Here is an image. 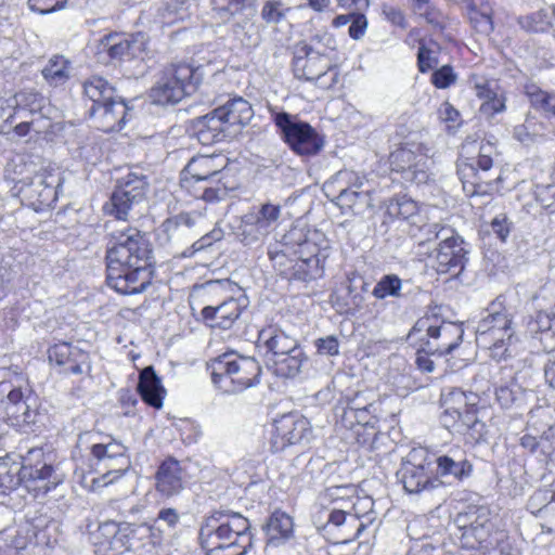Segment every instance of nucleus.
Segmentation results:
<instances>
[{
    "label": "nucleus",
    "mask_w": 555,
    "mask_h": 555,
    "mask_svg": "<svg viewBox=\"0 0 555 555\" xmlns=\"http://www.w3.org/2000/svg\"><path fill=\"white\" fill-rule=\"evenodd\" d=\"M421 255L434 257L433 267L439 274L457 276L465 268L468 258V250L465 248L463 238L451 230V234L442 237L435 249L426 248L420 251Z\"/></svg>",
    "instance_id": "13"
},
{
    "label": "nucleus",
    "mask_w": 555,
    "mask_h": 555,
    "mask_svg": "<svg viewBox=\"0 0 555 555\" xmlns=\"http://www.w3.org/2000/svg\"><path fill=\"white\" fill-rule=\"evenodd\" d=\"M474 88L476 90V95L480 100H482V102H488L491 101L492 99L504 96L503 92L500 90L495 81H478L475 83Z\"/></svg>",
    "instance_id": "58"
},
{
    "label": "nucleus",
    "mask_w": 555,
    "mask_h": 555,
    "mask_svg": "<svg viewBox=\"0 0 555 555\" xmlns=\"http://www.w3.org/2000/svg\"><path fill=\"white\" fill-rule=\"evenodd\" d=\"M190 2L188 0H165L160 10L163 23L171 25L189 16Z\"/></svg>",
    "instance_id": "47"
},
{
    "label": "nucleus",
    "mask_w": 555,
    "mask_h": 555,
    "mask_svg": "<svg viewBox=\"0 0 555 555\" xmlns=\"http://www.w3.org/2000/svg\"><path fill=\"white\" fill-rule=\"evenodd\" d=\"M258 341L267 348L274 358L283 356L300 344L298 339L278 325H269L262 328L258 334Z\"/></svg>",
    "instance_id": "28"
},
{
    "label": "nucleus",
    "mask_w": 555,
    "mask_h": 555,
    "mask_svg": "<svg viewBox=\"0 0 555 555\" xmlns=\"http://www.w3.org/2000/svg\"><path fill=\"white\" fill-rule=\"evenodd\" d=\"M312 428L309 421L298 414L289 413L274 420L270 437L272 452H281L286 447L309 441Z\"/></svg>",
    "instance_id": "15"
},
{
    "label": "nucleus",
    "mask_w": 555,
    "mask_h": 555,
    "mask_svg": "<svg viewBox=\"0 0 555 555\" xmlns=\"http://www.w3.org/2000/svg\"><path fill=\"white\" fill-rule=\"evenodd\" d=\"M492 12V8H483L482 11L467 10L469 22L476 31L489 35L493 30Z\"/></svg>",
    "instance_id": "51"
},
{
    "label": "nucleus",
    "mask_w": 555,
    "mask_h": 555,
    "mask_svg": "<svg viewBox=\"0 0 555 555\" xmlns=\"http://www.w3.org/2000/svg\"><path fill=\"white\" fill-rule=\"evenodd\" d=\"M452 228L440 223H426L422 221H413L408 230L411 237L420 248L427 247L430 243L441 242L442 237L451 234Z\"/></svg>",
    "instance_id": "34"
},
{
    "label": "nucleus",
    "mask_w": 555,
    "mask_h": 555,
    "mask_svg": "<svg viewBox=\"0 0 555 555\" xmlns=\"http://www.w3.org/2000/svg\"><path fill=\"white\" fill-rule=\"evenodd\" d=\"M336 181L344 184L335 198L336 205L354 215H363L373 207L371 190L365 189L366 179L354 171L341 170Z\"/></svg>",
    "instance_id": "14"
},
{
    "label": "nucleus",
    "mask_w": 555,
    "mask_h": 555,
    "mask_svg": "<svg viewBox=\"0 0 555 555\" xmlns=\"http://www.w3.org/2000/svg\"><path fill=\"white\" fill-rule=\"evenodd\" d=\"M534 196L542 208L548 212H555V186L551 184H539L534 189Z\"/></svg>",
    "instance_id": "56"
},
{
    "label": "nucleus",
    "mask_w": 555,
    "mask_h": 555,
    "mask_svg": "<svg viewBox=\"0 0 555 555\" xmlns=\"http://www.w3.org/2000/svg\"><path fill=\"white\" fill-rule=\"evenodd\" d=\"M147 188L144 176L128 173L118 181L109 203L105 205L107 212L119 220H127L129 212L144 202Z\"/></svg>",
    "instance_id": "12"
},
{
    "label": "nucleus",
    "mask_w": 555,
    "mask_h": 555,
    "mask_svg": "<svg viewBox=\"0 0 555 555\" xmlns=\"http://www.w3.org/2000/svg\"><path fill=\"white\" fill-rule=\"evenodd\" d=\"M273 120L285 143L296 154L311 156L322 150L323 138L308 122L301 121L297 116L286 112L275 113Z\"/></svg>",
    "instance_id": "10"
},
{
    "label": "nucleus",
    "mask_w": 555,
    "mask_h": 555,
    "mask_svg": "<svg viewBox=\"0 0 555 555\" xmlns=\"http://www.w3.org/2000/svg\"><path fill=\"white\" fill-rule=\"evenodd\" d=\"M202 79L201 67H193L186 63L170 64L160 73L150 91V98L158 105L177 104L195 92Z\"/></svg>",
    "instance_id": "6"
},
{
    "label": "nucleus",
    "mask_w": 555,
    "mask_h": 555,
    "mask_svg": "<svg viewBox=\"0 0 555 555\" xmlns=\"http://www.w3.org/2000/svg\"><path fill=\"white\" fill-rule=\"evenodd\" d=\"M387 214L408 221L409 227L413 221H423L418 215L417 203L405 195L392 198L387 206Z\"/></svg>",
    "instance_id": "38"
},
{
    "label": "nucleus",
    "mask_w": 555,
    "mask_h": 555,
    "mask_svg": "<svg viewBox=\"0 0 555 555\" xmlns=\"http://www.w3.org/2000/svg\"><path fill=\"white\" fill-rule=\"evenodd\" d=\"M44 98L38 92L22 91L15 95L14 113L10 115L7 122H12L13 119H23L35 114H39L43 107Z\"/></svg>",
    "instance_id": "37"
},
{
    "label": "nucleus",
    "mask_w": 555,
    "mask_h": 555,
    "mask_svg": "<svg viewBox=\"0 0 555 555\" xmlns=\"http://www.w3.org/2000/svg\"><path fill=\"white\" fill-rule=\"evenodd\" d=\"M5 414L17 424H34L39 409V398L30 388L28 382L11 388L4 396Z\"/></svg>",
    "instance_id": "17"
},
{
    "label": "nucleus",
    "mask_w": 555,
    "mask_h": 555,
    "mask_svg": "<svg viewBox=\"0 0 555 555\" xmlns=\"http://www.w3.org/2000/svg\"><path fill=\"white\" fill-rule=\"evenodd\" d=\"M463 326L454 322H441L436 327H428L427 351L434 356L451 354L462 343Z\"/></svg>",
    "instance_id": "21"
},
{
    "label": "nucleus",
    "mask_w": 555,
    "mask_h": 555,
    "mask_svg": "<svg viewBox=\"0 0 555 555\" xmlns=\"http://www.w3.org/2000/svg\"><path fill=\"white\" fill-rule=\"evenodd\" d=\"M194 129L198 141L203 145H212L221 142L231 132L216 108L198 117L194 122Z\"/></svg>",
    "instance_id": "25"
},
{
    "label": "nucleus",
    "mask_w": 555,
    "mask_h": 555,
    "mask_svg": "<svg viewBox=\"0 0 555 555\" xmlns=\"http://www.w3.org/2000/svg\"><path fill=\"white\" fill-rule=\"evenodd\" d=\"M282 245L284 248L281 250L271 248L268 250L269 258L279 266L284 264V259L288 254L296 256L299 260L318 259L319 264H323L326 258L319 246L299 228H292L287 231L282 237Z\"/></svg>",
    "instance_id": "16"
},
{
    "label": "nucleus",
    "mask_w": 555,
    "mask_h": 555,
    "mask_svg": "<svg viewBox=\"0 0 555 555\" xmlns=\"http://www.w3.org/2000/svg\"><path fill=\"white\" fill-rule=\"evenodd\" d=\"M266 532L271 541L287 539L293 533V519L286 513L276 511L270 516Z\"/></svg>",
    "instance_id": "40"
},
{
    "label": "nucleus",
    "mask_w": 555,
    "mask_h": 555,
    "mask_svg": "<svg viewBox=\"0 0 555 555\" xmlns=\"http://www.w3.org/2000/svg\"><path fill=\"white\" fill-rule=\"evenodd\" d=\"M292 276L296 280L308 281L317 279L323 273V264H319L318 259H301L296 258L295 263L292 266Z\"/></svg>",
    "instance_id": "49"
},
{
    "label": "nucleus",
    "mask_w": 555,
    "mask_h": 555,
    "mask_svg": "<svg viewBox=\"0 0 555 555\" xmlns=\"http://www.w3.org/2000/svg\"><path fill=\"white\" fill-rule=\"evenodd\" d=\"M490 227L492 232L502 242H505L513 229V222L509 220L506 214H499L492 219Z\"/></svg>",
    "instance_id": "61"
},
{
    "label": "nucleus",
    "mask_w": 555,
    "mask_h": 555,
    "mask_svg": "<svg viewBox=\"0 0 555 555\" xmlns=\"http://www.w3.org/2000/svg\"><path fill=\"white\" fill-rule=\"evenodd\" d=\"M457 173L467 196L490 195L493 183L478 171L474 164L463 163L459 165Z\"/></svg>",
    "instance_id": "32"
},
{
    "label": "nucleus",
    "mask_w": 555,
    "mask_h": 555,
    "mask_svg": "<svg viewBox=\"0 0 555 555\" xmlns=\"http://www.w3.org/2000/svg\"><path fill=\"white\" fill-rule=\"evenodd\" d=\"M48 358L50 362H54L59 366L65 365L70 359L76 360L79 363L73 366L76 372H90L91 370L89 354L69 343L61 341L51 346L48 350Z\"/></svg>",
    "instance_id": "29"
},
{
    "label": "nucleus",
    "mask_w": 555,
    "mask_h": 555,
    "mask_svg": "<svg viewBox=\"0 0 555 555\" xmlns=\"http://www.w3.org/2000/svg\"><path fill=\"white\" fill-rule=\"evenodd\" d=\"M246 308L245 298L230 297L217 306H206L201 311L203 322L210 327L229 330Z\"/></svg>",
    "instance_id": "22"
},
{
    "label": "nucleus",
    "mask_w": 555,
    "mask_h": 555,
    "mask_svg": "<svg viewBox=\"0 0 555 555\" xmlns=\"http://www.w3.org/2000/svg\"><path fill=\"white\" fill-rule=\"evenodd\" d=\"M456 79V75L450 65H444L441 68L435 70L431 75V82L439 89H446L450 87Z\"/></svg>",
    "instance_id": "64"
},
{
    "label": "nucleus",
    "mask_w": 555,
    "mask_h": 555,
    "mask_svg": "<svg viewBox=\"0 0 555 555\" xmlns=\"http://www.w3.org/2000/svg\"><path fill=\"white\" fill-rule=\"evenodd\" d=\"M289 8L286 7L281 0H267L261 9V20L268 25H276L282 22Z\"/></svg>",
    "instance_id": "50"
},
{
    "label": "nucleus",
    "mask_w": 555,
    "mask_h": 555,
    "mask_svg": "<svg viewBox=\"0 0 555 555\" xmlns=\"http://www.w3.org/2000/svg\"><path fill=\"white\" fill-rule=\"evenodd\" d=\"M525 89L531 106L555 119V93L544 91L535 85H528Z\"/></svg>",
    "instance_id": "39"
},
{
    "label": "nucleus",
    "mask_w": 555,
    "mask_h": 555,
    "mask_svg": "<svg viewBox=\"0 0 555 555\" xmlns=\"http://www.w3.org/2000/svg\"><path fill=\"white\" fill-rule=\"evenodd\" d=\"M298 44L310 48V52H320L322 59H331V53L336 50V39L328 33L317 34L309 41H299Z\"/></svg>",
    "instance_id": "48"
},
{
    "label": "nucleus",
    "mask_w": 555,
    "mask_h": 555,
    "mask_svg": "<svg viewBox=\"0 0 555 555\" xmlns=\"http://www.w3.org/2000/svg\"><path fill=\"white\" fill-rule=\"evenodd\" d=\"M207 182L202 180L180 179L181 186L196 198L205 202H219L228 196L229 188L223 182V175L209 177Z\"/></svg>",
    "instance_id": "27"
},
{
    "label": "nucleus",
    "mask_w": 555,
    "mask_h": 555,
    "mask_svg": "<svg viewBox=\"0 0 555 555\" xmlns=\"http://www.w3.org/2000/svg\"><path fill=\"white\" fill-rule=\"evenodd\" d=\"M23 194L37 206H49L55 201V188L43 175H37L31 182L22 188Z\"/></svg>",
    "instance_id": "35"
},
{
    "label": "nucleus",
    "mask_w": 555,
    "mask_h": 555,
    "mask_svg": "<svg viewBox=\"0 0 555 555\" xmlns=\"http://www.w3.org/2000/svg\"><path fill=\"white\" fill-rule=\"evenodd\" d=\"M531 332H541L547 335L555 334V314L539 312L533 322L530 323Z\"/></svg>",
    "instance_id": "62"
},
{
    "label": "nucleus",
    "mask_w": 555,
    "mask_h": 555,
    "mask_svg": "<svg viewBox=\"0 0 555 555\" xmlns=\"http://www.w3.org/2000/svg\"><path fill=\"white\" fill-rule=\"evenodd\" d=\"M434 454L426 448H413L403 459L397 477L408 493L418 494L442 486L441 479L431 475Z\"/></svg>",
    "instance_id": "8"
},
{
    "label": "nucleus",
    "mask_w": 555,
    "mask_h": 555,
    "mask_svg": "<svg viewBox=\"0 0 555 555\" xmlns=\"http://www.w3.org/2000/svg\"><path fill=\"white\" fill-rule=\"evenodd\" d=\"M434 463L437 465L435 477H452L457 481L468 478L473 472V465L468 461L466 453L460 447L449 449L446 454L435 455Z\"/></svg>",
    "instance_id": "23"
},
{
    "label": "nucleus",
    "mask_w": 555,
    "mask_h": 555,
    "mask_svg": "<svg viewBox=\"0 0 555 555\" xmlns=\"http://www.w3.org/2000/svg\"><path fill=\"white\" fill-rule=\"evenodd\" d=\"M130 465L127 448L117 440L93 443L90 448V466L99 474V477L92 480L93 486L113 483L130 468Z\"/></svg>",
    "instance_id": "9"
},
{
    "label": "nucleus",
    "mask_w": 555,
    "mask_h": 555,
    "mask_svg": "<svg viewBox=\"0 0 555 555\" xmlns=\"http://www.w3.org/2000/svg\"><path fill=\"white\" fill-rule=\"evenodd\" d=\"M43 455L41 448H33L22 457V464L0 459V492L5 494L22 485L36 495L54 489L61 479L54 475L52 465L43 461Z\"/></svg>",
    "instance_id": "3"
},
{
    "label": "nucleus",
    "mask_w": 555,
    "mask_h": 555,
    "mask_svg": "<svg viewBox=\"0 0 555 555\" xmlns=\"http://www.w3.org/2000/svg\"><path fill=\"white\" fill-rule=\"evenodd\" d=\"M485 315L478 323L477 335L480 339L493 340L491 356L498 360L506 357L508 346L514 338L513 312L505 305L503 296L490 302Z\"/></svg>",
    "instance_id": "7"
},
{
    "label": "nucleus",
    "mask_w": 555,
    "mask_h": 555,
    "mask_svg": "<svg viewBox=\"0 0 555 555\" xmlns=\"http://www.w3.org/2000/svg\"><path fill=\"white\" fill-rule=\"evenodd\" d=\"M269 232L258 223L257 219L249 212L242 218V223L238 228L237 236L242 244L251 246L258 242Z\"/></svg>",
    "instance_id": "41"
},
{
    "label": "nucleus",
    "mask_w": 555,
    "mask_h": 555,
    "mask_svg": "<svg viewBox=\"0 0 555 555\" xmlns=\"http://www.w3.org/2000/svg\"><path fill=\"white\" fill-rule=\"evenodd\" d=\"M438 65L437 52L423 42L420 43L417 52V66L421 73H426Z\"/></svg>",
    "instance_id": "57"
},
{
    "label": "nucleus",
    "mask_w": 555,
    "mask_h": 555,
    "mask_svg": "<svg viewBox=\"0 0 555 555\" xmlns=\"http://www.w3.org/2000/svg\"><path fill=\"white\" fill-rule=\"evenodd\" d=\"M138 391L142 400L149 405L160 409L166 392L160 378L156 375L152 365L141 370L139 374Z\"/></svg>",
    "instance_id": "31"
},
{
    "label": "nucleus",
    "mask_w": 555,
    "mask_h": 555,
    "mask_svg": "<svg viewBox=\"0 0 555 555\" xmlns=\"http://www.w3.org/2000/svg\"><path fill=\"white\" fill-rule=\"evenodd\" d=\"M152 245L137 228L125 227L107 235L105 260L107 285L122 295L142 293L152 280Z\"/></svg>",
    "instance_id": "1"
},
{
    "label": "nucleus",
    "mask_w": 555,
    "mask_h": 555,
    "mask_svg": "<svg viewBox=\"0 0 555 555\" xmlns=\"http://www.w3.org/2000/svg\"><path fill=\"white\" fill-rule=\"evenodd\" d=\"M272 361L274 373L278 376L294 378L301 373L302 367L307 364L308 356L299 345L292 351L272 359Z\"/></svg>",
    "instance_id": "33"
},
{
    "label": "nucleus",
    "mask_w": 555,
    "mask_h": 555,
    "mask_svg": "<svg viewBox=\"0 0 555 555\" xmlns=\"http://www.w3.org/2000/svg\"><path fill=\"white\" fill-rule=\"evenodd\" d=\"M429 149L422 143H406L390 154L392 171L408 182L422 184L429 178Z\"/></svg>",
    "instance_id": "11"
},
{
    "label": "nucleus",
    "mask_w": 555,
    "mask_h": 555,
    "mask_svg": "<svg viewBox=\"0 0 555 555\" xmlns=\"http://www.w3.org/2000/svg\"><path fill=\"white\" fill-rule=\"evenodd\" d=\"M375 412L376 406L374 403H365L364 405H359V410H357L358 426L361 428H374L375 424L378 422V418L374 414Z\"/></svg>",
    "instance_id": "63"
},
{
    "label": "nucleus",
    "mask_w": 555,
    "mask_h": 555,
    "mask_svg": "<svg viewBox=\"0 0 555 555\" xmlns=\"http://www.w3.org/2000/svg\"><path fill=\"white\" fill-rule=\"evenodd\" d=\"M146 41L143 34L125 36L109 34L100 39L98 53H106L113 61H131L143 56Z\"/></svg>",
    "instance_id": "18"
},
{
    "label": "nucleus",
    "mask_w": 555,
    "mask_h": 555,
    "mask_svg": "<svg viewBox=\"0 0 555 555\" xmlns=\"http://www.w3.org/2000/svg\"><path fill=\"white\" fill-rule=\"evenodd\" d=\"M225 159L219 155H199L193 157L181 173V179L207 182L212 176L223 175Z\"/></svg>",
    "instance_id": "26"
},
{
    "label": "nucleus",
    "mask_w": 555,
    "mask_h": 555,
    "mask_svg": "<svg viewBox=\"0 0 555 555\" xmlns=\"http://www.w3.org/2000/svg\"><path fill=\"white\" fill-rule=\"evenodd\" d=\"M459 422L456 433L457 434H470L476 440L482 438L485 433V424L477 417L476 411L466 408L459 410L456 414Z\"/></svg>",
    "instance_id": "42"
},
{
    "label": "nucleus",
    "mask_w": 555,
    "mask_h": 555,
    "mask_svg": "<svg viewBox=\"0 0 555 555\" xmlns=\"http://www.w3.org/2000/svg\"><path fill=\"white\" fill-rule=\"evenodd\" d=\"M522 448L528 449L530 452L541 451L544 455L552 454L555 446L550 443L548 435H543L539 439L531 435H524L520 439Z\"/></svg>",
    "instance_id": "55"
},
{
    "label": "nucleus",
    "mask_w": 555,
    "mask_h": 555,
    "mask_svg": "<svg viewBox=\"0 0 555 555\" xmlns=\"http://www.w3.org/2000/svg\"><path fill=\"white\" fill-rule=\"evenodd\" d=\"M296 43L293 51V72L296 78L307 81L321 80L332 69V59L320 57V52Z\"/></svg>",
    "instance_id": "19"
},
{
    "label": "nucleus",
    "mask_w": 555,
    "mask_h": 555,
    "mask_svg": "<svg viewBox=\"0 0 555 555\" xmlns=\"http://www.w3.org/2000/svg\"><path fill=\"white\" fill-rule=\"evenodd\" d=\"M129 532L153 535V527L140 525L132 529L129 524L115 521H105L99 526V533L104 538L103 543H106L116 553H122L130 547Z\"/></svg>",
    "instance_id": "24"
},
{
    "label": "nucleus",
    "mask_w": 555,
    "mask_h": 555,
    "mask_svg": "<svg viewBox=\"0 0 555 555\" xmlns=\"http://www.w3.org/2000/svg\"><path fill=\"white\" fill-rule=\"evenodd\" d=\"M206 555H245L253 545L249 520L232 511H214L199 529Z\"/></svg>",
    "instance_id": "2"
},
{
    "label": "nucleus",
    "mask_w": 555,
    "mask_h": 555,
    "mask_svg": "<svg viewBox=\"0 0 555 555\" xmlns=\"http://www.w3.org/2000/svg\"><path fill=\"white\" fill-rule=\"evenodd\" d=\"M196 219L197 217L190 212H181L165 220L162 228L169 240L179 238L196 224Z\"/></svg>",
    "instance_id": "43"
},
{
    "label": "nucleus",
    "mask_w": 555,
    "mask_h": 555,
    "mask_svg": "<svg viewBox=\"0 0 555 555\" xmlns=\"http://www.w3.org/2000/svg\"><path fill=\"white\" fill-rule=\"evenodd\" d=\"M382 15L387 22H389L393 26L400 27L402 29H405L408 27L405 14L398 7L388 3H383Z\"/></svg>",
    "instance_id": "59"
},
{
    "label": "nucleus",
    "mask_w": 555,
    "mask_h": 555,
    "mask_svg": "<svg viewBox=\"0 0 555 555\" xmlns=\"http://www.w3.org/2000/svg\"><path fill=\"white\" fill-rule=\"evenodd\" d=\"M207 369L212 384L223 393H240L260 383L261 366L255 358L223 353L212 359Z\"/></svg>",
    "instance_id": "5"
},
{
    "label": "nucleus",
    "mask_w": 555,
    "mask_h": 555,
    "mask_svg": "<svg viewBox=\"0 0 555 555\" xmlns=\"http://www.w3.org/2000/svg\"><path fill=\"white\" fill-rule=\"evenodd\" d=\"M257 219L258 223L261 224L268 232L271 231L275 222L281 216V206L271 203L262 204L257 212H249Z\"/></svg>",
    "instance_id": "53"
},
{
    "label": "nucleus",
    "mask_w": 555,
    "mask_h": 555,
    "mask_svg": "<svg viewBox=\"0 0 555 555\" xmlns=\"http://www.w3.org/2000/svg\"><path fill=\"white\" fill-rule=\"evenodd\" d=\"M412 11L436 28H442L444 16L430 0H412Z\"/></svg>",
    "instance_id": "46"
},
{
    "label": "nucleus",
    "mask_w": 555,
    "mask_h": 555,
    "mask_svg": "<svg viewBox=\"0 0 555 555\" xmlns=\"http://www.w3.org/2000/svg\"><path fill=\"white\" fill-rule=\"evenodd\" d=\"M26 379L22 373L12 367H0V401H3L4 396L11 388H15L25 384Z\"/></svg>",
    "instance_id": "52"
},
{
    "label": "nucleus",
    "mask_w": 555,
    "mask_h": 555,
    "mask_svg": "<svg viewBox=\"0 0 555 555\" xmlns=\"http://www.w3.org/2000/svg\"><path fill=\"white\" fill-rule=\"evenodd\" d=\"M409 285V281H403L396 274H386L375 284L372 295L377 299L409 297L415 294Z\"/></svg>",
    "instance_id": "36"
},
{
    "label": "nucleus",
    "mask_w": 555,
    "mask_h": 555,
    "mask_svg": "<svg viewBox=\"0 0 555 555\" xmlns=\"http://www.w3.org/2000/svg\"><path fill=\"white\" fill-rule=\"evenodd\" d=\"M216 109L230 130L233 127H243L247 125L254 116L251 105L242 96L229 99L224 104L218 106Z\"/></svg>",
    "instance_id": "30"
},
{
    "label": "nucleus",
    "mask_w": 555,
    "mask_h": 555,
    "mask_svg": "<svg viewBox=\"0 0 555 555\" xmlns=\"http://www.w3.org/2000/svg\"><path fill=\"white\" fill-rule=\"evenodd\" d=\"M68 61L62 55L52 56L42 69L44 79L54 86L62 85L69 77Z\"/></svg>",
    "instance_id": "44"
},
{
    "label": "nucleus",
    "mask_w": 555,
    "mask_h": 555,
    "mask_svg": "<svg viewBox=\"0 0 555 555\" xmlns=\"http://www.w3.org/2000/svg\"><path fill=\"white\" fill-rule=\"evenodd\" d=\"M357 410H359V398L351 399L347 406L341 409V413L339 414L337 412V424L340 426L356 430L357 435L360 434V431L357 429L358 422H357Z\"/></svg>",
    "instance_id": "54"
},
{
    "label": "nucleus",
    "mask_w": 555,
    "mask_h": 555,
    "mask_svg": "<svg viewBox=\"0 0 555 555\" xmlns=\"http://www.w3.org/2000/svg\"><path fill=\"white\" fill-rule=\"evenodd\" d=\"M441 402L444 408L456 405L460 406V410L467 405L464 391L454 387H447L442 389Z\"/></svg>",
    "instance_id": "60"
},
{
    "label": "nucleus",
    "mask_w": 555,
    "mask_h": 555,
    "mask_svg": "<svg viewBox=\"0 0 555 555\" xmlns=\"http://www.w3.org/2000/svg\"><path fill=\"white\" fill-rule=\"evenodd\" d=\"M524 390L514 377L508 382L495 387V398L499 404L504 409H509L522 400Z\"/></svg>",
    "instance_id": "45"
},
{
    "label": "nucleus",
    "mask_w": 555,
    "mask_h": 555,
    "mask_svg": "<svg viewBox=\"0 0 555 555\" xmlns=\"http://www.w3.org/2000/svg\"><path fill=\"white\" fill-rule=\"evenodd\" d=\"M188 483V474L181 462L169 457L162 462L155 474V488L165 498L182 492Z\"/></svg>",
    "instance_id": "20"
},
{
    "label": "nucleus",
    "mask_w": 555,
    "mask_h": 555,
    "mask_svg": "<svg viewBox=\"0 0 555 555\" xmlns=\"http://www.w3.org/2000/svg\"><path fill=\"white\" fill-rule=\"evenodd\" d=\"M83 93L91 100L89 115L94 126L104 131H118L126 124L129 108L105 78L92 76L83 82Z\"/></svg>",
    "instance_id": "4"
}]
</instances>
